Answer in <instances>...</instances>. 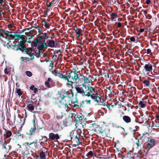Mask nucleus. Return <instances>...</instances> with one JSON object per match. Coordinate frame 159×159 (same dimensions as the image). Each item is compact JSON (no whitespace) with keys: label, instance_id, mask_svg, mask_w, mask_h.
<instances>
[{"label":"nucleus","instance_id":"obj_35","mask_svg":"<svg viewBox=\"0 0 159 159\" xmlns=\"http://www.w3.org/2000/svg\"><path fill=\"white\" fill-rule=\"evenodd\" d=\"M20 132V131L19 130L16 131L15 132V134L18 139L20 138L21 137L23 136V134H21Z\"/></svg>","mask_w":159,"mask_h":159},{"label":"nucleus","instance_id":"obj_30","mask_svg":"<svg viewBox=\"0 0 159 159\" xmlns=\"http://www.w3.org/2000/svg\"><path fill=\"white\" fill-rule=\"evenodd\" d=\"M77 30L76 33V37L77 38H79L81 35H82V30L80 28H79L78 29H76Z\"/></svg>","mask_w":159,"mask_h":159},{"label":"nucleus","instance_id":"obj_51","mask_svg":"<svg viewBox=\"0 0 159 159\" xmlns=\"http://www.w3.org/2000/svg\"><path fill=\"white\" fill-rule=\"evenodd\" d=\"M34 141H33V142H32L31 143H28V142H25V144L26 145V146H28L29 147H30V146L31 145V144H32L33 143H34Z\"/></svg>","mask_w":159,"mask_h":159},{"label":"nucleus","instance_id":"obj_28","mask_svg":"<svg viewBox=\"0 0 159 159\" xmlns=\"http://www.w3.org/2000/svg\"><path fill=\"white\" fill-rule=\"evenodd\" d=\"M22 35L20 34H14V38H13V39L14 40H15L16 39L19 40L22 38Z\"/></svg>","mask_w":159,"mask_h":159},{"label":"nucleus","instance_id":"obj_3","mask_svg":"<svg viewBox=\"0 0 159 159\" xmlns=\"http://www.w3.org/2000/svg\"><path fill=\"white\" fill-rule=\"evenodd\" d=\"M109 129L107 128H106L104 127H101L99 125L98 127H97L95 132L98 133V132L102 134V136L104 137L107 136V135L109 133Z\"/></svg>","mask_w":159,"mask_h":159},{"label":"nucleus","instance_id":"obj_23","mask_svg":"<svg viewBox=\"0 0 159 159\" xmlns=\"http://www.w3.org/2000/svg\"><path fill=\"white\" fill-rule=\"evenodd\" d=\"M2 31L3 32V33H4L5 36V39L7 40H9L10 39V37H11L13 39V38H14V34L13 35H11V34H9L6 32H4V30H2Z\"/></svg>","mask_w":159,"mask_h":159},{"label":"nucleus","instance_id":"obj_24","mask_svg":"<svg viewBox=\"0 0 159 159\" xmlns=\"http://www.w3.org/2000/svg\"><path fill=\"white\" fill-rule=\"evenodd\" d=\"M47 43H48V47L52 48L55 47V42L54 40H49L47 42Z\"/></svg>","mask_w":159,"mask_h":159},{"label":"nucleus","instance_id":"obj_45","mask_svg":"<svg viewBox=\"0 0 159 159\" xmlns=\"http://www.w3.org/2000/svg\"><path fill=\"white\" fill-rule=\"evenodd\" d=\"M49 84V82L48 81H46L45 82V85L46 87L49 88H51L52 87Z\"/></svg>","mask_w":159,"mask_h":159},{"label":"nucleus","instance_id":"obj_33","mask_svg":"<svg viewBox=\"0 0 159 159\" xmlns=\"http://www.w3.org/2000/svg\"><path fill=\"white\" fill-rule=\"evenodd\" d=\"M110 16L111 19L113 20L116 18L118 17V15L116 13L112 12V13L110 14Z\"/></svg>","mask_w":159,"mask_h":159},{"label":"nucleus","instance_id":"obj_4","mask_svg":"<svg viewBox=\"0 0 159 159\" xmlns=\"http://www.w3.org/2000/svg\"><path fill=\"white\" fill-rule=\"evenodd\" d=\"M83 86H85L86 90L84 91V95L89 97L95 93L94 88L89 84L87 87L83 84Z\"/></svg>","mask_w":159,"mask_h":159},{"label":"nucleus","instance_id":"obj_44","mask_svg":"<svg viewBox=\"0 0 159 159\" xmlns=\"http://www.w3.org/2000/svg\"><path fill=\"white\" fill-rule=\"evenodd\" d=\"M75 98L76 99L75 101H74L73 102L72 101L71 102V104H75V103H76V104H78L79 102H78V99L77 98V96H75Z\"/></svg>","mask_w":159,"mask_h":159},{"label":"nucleus","instance_id":"obj_9","mask_svg":"<svg viewBox=\"0 0 159 159\" xmlns=\"http://www.w3.org/2000/svg\"><path fill=\"white\" fill-rule=\"evenodd\" d=\"M80 135H72L71 137L70 140L73 142L75 145H79L80 144Z\"/></svg>","mask_w":159,"mask_h":159},{"label":"nucleus","instance_id":"obj_17","mask_svg":"<svg viewBox=\"0 0 159 159\" xmlns=\"http://www.w3.org/2000/svg\"><path fill=\"white\" fill-rule=\"evenodd\" d=\"M92 75L89 74H88V73H87V75L85 76H84V84L86 83H90L92 80H89V79L90 78H92Z\"/></svg>","mask_w":159,"mask_h":159},{"label":"nucleus","instance_id":"obj_34","mask_svg":"<svg viewBox=\"0 0 159 159\" xmlns=\"http://www.w3.org/2000/svg\"><path fill=\"white\" fill-rule=\"evenodd\" d=\"M143 83L146 86L149 87L151 85L150 82L148 80H144L143 82Z\"/></svg>","mask_w":159,"mask_h":159},{"label":"nucleus","instance_id":"obj_2","mask_svg":"<svg viewBox=\"0 0 159 159\" xmlns=\"http://www.w3.org/2000/svg\"><path fill=\"white\" fill-rule=\"evenodd\" d=\"M21 39V40L20 41H16L15 43H13V45H12L13 47L12 48L15 51L20 50L22 51L23 49L28 48L25 45V43L26 41L25 40V38L22 36Z\"/></svg>","mask_w":159,"mask_h":159},{"label":"nucleus","instance_id":"obj_11","mask_svg":"<svg viewBox=\"0 0 159 159\" xmlns=\"http://www.w3.org/2000/svg\"><path fill=\"white\" fill-rule=\"evenodd\" d=\"M75 88L77 91L75 95V96H77L78 93H80L83 96H84L85 91L82 88L80 87L79 85H76L75 87Z\"/></svg>","mask_w":159,"mask_h":159},{"label":"nucleus","instance_id":"obj_53","mask_svg":"<svg viewBox=\"0 0 159 159\" xmlns=\"http://www.w3.org/2000/svg\"><path fill=\"white\" fill-rule=\"evenodd\" d=\"M103 105L104 106H107V108H108L109 110H111V109L110 108V106L109 104H106V103H105L103 104Z\"/></svg>","mask_w":159,"mask_h":159},{"label":"nucleus","instance_id":"obj_21","mask_svg":"<svg viewBox=\"0 0 159 159\" xmlns=\"http://www.w3.org/2000/svg\"><path fill=\"white\" fill-rule=\"evenodd\" d=\"M33 126L31 128L29 131V133L28 134H30V135H32L33 132H35V131L36 130L35 120H33Z\"/></svg>","mask_w":159,"mask_h":159},{"label":"nucleus","instance_id":"obj_32","mask_svg":"<svg viewBox=\"0 0 159 159\" xmlns=\"http://www.w3.org/2000/svg\"><path fill=\"white\" fill-rule=\"evenodd\" d=\"M16 93L18 94V95L19 97L21 96L22 94L23 93V92L21 91V89H20L16 88Z\"/></svg>","mask_w":159,"mask_h":159},{"label":"nucleus","instance_id":"obj_18","mask_svg":"<svg viewBox=\"0 0 159 159\" xmlns=\"http://www.w3.org/2000/svg\"><path fill=\"white\" fill-rule=\"evenodd\" d=\"M26 107L28 111L32 112L34 109V103H31L30 102V103L27 104Z\"/></svg>","mask_w":159,"mask_h":159},{"label":"nucleus","instance_id":"obj_58","mask_svg":"<svg viewBox=\"0 0 159 159\" xmlns=\"http://www.w3.org/2000/svg\"><path fill=\"white\" fill-rule=\"evenodd\" d=\"M146 52L148 54H151L152 53L151 50L149 48H148Z\"/></svg>","mask_w":159,"mask_h":159},{"label":"nucleus","instance_id":"obj_38","mask_svg":"<svg viewBox=\"0 0 159 159\" xmlns=\"http://www.w3.org/2000/svg\"><path fill=\"white\" fill-rule=\"evenodd\" d=\"M42 24L43 25L44 24V27L47 28L48 29L50 28V25L47 21H44L42 22Z\"/></svg>","mask_w":159,"mask_h":159},{"label":"nucleus","instance_id":"obj_54","mask_svg":"<svg viewBox=\"0 0 159 159\" xmlns=\"http://www.w3.org/2000/svg\"><path fill=\"white\" fill-rule=\"evenodd\" d=\"M43 31L41 30L39 28L38 29V33H39V35H41L42 34V33H43Z\"/></svg>","mask_w":159,"mask_h":159},{"label":"nucleus","instance_id":"obj_14","mask_svg":"<svg viewBox=\"0 0 159 159\" xmlns=\"http://www.w3.org/2000/svg\"><path fill=\"white\" fill-rule=\"evenodd\" d=\"M42 35L37 36V38L39 40L42 41L45 40L46 39H48L49 38L48 35L47 33H42Z\"/></svg>","mask_w":159,"mask_h":159},{"label":"nucleus","instance_id":"obj_19","mask_svg":"<svg viewBox=\"0 0 159 159\" xmlns=\"http://www.w3.org/2000/svg\"><path fill=\"white\" fill-rule=\"evenodd\" d=\"M147 99V98H145L144 99H142L143 101H140L139 102V104L140 106V107L141 108L145 107L147 104V102L144 101Z\"/></svg>","mask_w":159,"mask_h":159},{"label":"nucleus","instance_id":"obj_5","mask_svg":"<svg viewBox=\"0 0 159 159\" xmlns=\"http://www.w3.org/2000/svg\"><path fill=\"white\" fill-rule=\"evenodd\" d=\"M149 139L146 136V134H144L143 136L139 138L137 141L136 142V144L137 145V147L140 146L144 143L148 139ZM148 141L149 140H148Z\"/></svg>","mask_w":159,"mask_h":159},{"label":"nucleus","instance_id":"obj_22","mask_svg":"<svg viewBox=\"0 0 159 159\" xmlns=\"http://www.w3.org/2000/svg\"><path fill=\"white\" fill-rule=\"evenodd\" d=\"M123 120L126 123H129L131 122V118L127 116H123Z\"/></svg>","mask_w":159,"mask_h":159},{"label":"nucleus","instance_id":"obj_29","mask_svg":"<svg viewBox=\"0 0 159 159\" xmlns=\"http://www.w3.org/2000/svg\"><path fill=\"white\" fill-rule=\"evenodd\" d=\"M54 75L55 76H58L60 78L63 79V78L62 76H63V75H63L59 72L57 73V71L56 70H55L54 71Z\"/></svg>","mask_w":159,"mask_h":159},{"label":"nucleus","instance_id":"obj_62","mask_svg":"<svg viewBox=\"0 0 159 159\" xmlns=\"http://www.w3.org/2000/svg\"><path fill=\"white\" fill-rule=\"evenodd\" d=\"M127 156L126 158H128V157H131V153L130 151L127 153Z\"/></svg>","mask_w":159,"mask_h":159},{"label":"nucleus","instance_id":"obj_36","mask_svg":"<svg viewBox=\"0 0 159 159\" xmlns=\"http://www.w3.org/2000/svg\"><path fill=\"white\" fill-rule=\"evenodd\" d=\"M74 96V93L72 90H71V93H69L67 96H66L70 99H71Z\"/></svg>","mask_w":159,"mask_h":159},{"label":"nucleus","instance_id":"obj_12","mask_svg":"<svg viewBox=\"0 0 159 159\" xmlns=\"http://www.w3.org/2000/svg\"><path fill=\"white\" fill-rule=\"evenodd\" d=\"M90 96L94 101L96 102L97 103H99L101 101V98L98 96L97 93L93 94Z\"/></svg>","mask_w":159,"mask_h":159},{"label":"nucleus","instance_id":"obj_55","mask_svg":"<svg viewBox=\"0 0 159 159\" xmlns=\"http://www.w3.org/2000/svg\"><path fill=\"white\" fill-rule=\"evenodd\" d=\"M73 107L76 108H80V105L75 103V104L74 105Z\"/></svg>","mask_w":159,"mask_h":159},{"label":"nucleus","instance_id":"obj_6","mask_svg":"<svg viewBox=\"0 0 159 159\" xmlns=\"http://www.w3.org/2000/svg\"><path fill=\"white\" fill-rule=\"evenodd\" d=\"M71 114L72 116L75 115L74 117L75 119V120L77 122L82 124L85 119H86L84 116L82 114H80V115L75 114L74 113Z\"/></svg>","mask_w":159,"mask_h":159},{"label":"nucleus","instance_id":"obj_37","mask_svg":"<svg viewBox=\"0 0 159 159\" xmlns=\"http://www.w3.org/2000/svg\"><path fill=\"white\" fill-rule=\"evenodd\" d=\"M38 47L37 48L39 50H42L43 49V45L42 42H41L39 44V45H38Z\"/></svg>","mask_w":159,"mask_h":159},{"label":"nucleus","instance_id":"obj_27","mask_svg":"<svg viewBox=\"0 0 159 159\" xmlns=\"http://www.w3.org/2000/svg\"><path fill=\"white\" fill-rule=\"evenodd\" d=\"M98 125H99L97 124L96 123H93L90 128L91 130L95 132L97 127H98Z\"/></svg>","mask_w":159,"mask_h":159},{"label":"nucleus","instance_id":"obj_57","mask_svg":"<svg viewBox=\"0 0 159 159\" xmlns=\"http://www.w3.org/2000/svg\"><path fill=\"white\" fill-rule=\"evenodd\" d=\"M130 41L132 42H134L135 41V38L133 36L130 37Z\"/></svg>","mask_w":159,"mask_h":159},{"label":"nucleus","instance_id":"obj_40","mask_svg":"<svg viewBox=\"0 0 159 159\" xmlns=\"http://www.w3.org/2000/svg\"><path fill=\"white\" fill-rule=\"evenodd\" d=\"M94 155V154L93 152L92 151H91L89 152L87 154V156L89 157H91L93 156Z\"/></svg>","mask_w":159,"mask_h":159},{"label":"nucleus","instance_id":"obj_60","mask_svg":"<svg viewBox=\"0 0 159 159\" xmlns=\"http://www.w3.org/2000/svg\"><path fill=\"white\" fill-rule=\"evenodd\" d=\"M115 24H117V27L118 28H120L121 26V24L120 22L115 23Z\"/></svg>","mask_w":159,"mask_h":159},{"label":"nucleus","instance_id":"obj_63","mask_svg":"<svg viewBox=\"0 0 159 159\" xmlns=\"http://www.w3.org/2000/svg\"><path fill=\"white\" fill-rule=\"evenodd\" d=\"M49 61L51 62L50 63V65H49V66H51V67H53V65H54V63H53L52 61L49 60Z\"/></svg>","mask_w":159,"mask_h":159},{"label":"nucleus","instance_id":"obj_64","mask_svg":"<svg viewBox=\"0 0 159 159\" xmlns=\"http://www.w3.org/2000/svg\"><path fill=\"white\" fill-rule=\"evenodd\" d=\"M151 1L150 0H146L144 4H149L150 3Z\"/></svg>","mask_w":159,"mask_h":159},{"label":"nucleus","instance_id":"obj_47","mask_svg":"<svg viewBox=\"0 0 159 159\" xmlns=\"http://www.w3.org/2000/svg\"><path fill=\"white\" fill-rule=\"evenodd\" d=\"M57 94L58 95L59 98H60V99L61 98L62 96H65L64 95H62L61 92L59 91H58Z\"/></svg>","mask_w":159,"mask_h":159},{"label":"nucleus","instance_id":"obj_59","mask_svg":"<svg viewBox=\"0 0 159 159\" xmlns=\"http://www.w3.org/2000/svg\"><path fill=\"white\" fill-rule=\"evenodd\" d=\"M63 123L64 125H65L66 126H67L69 125L68 124V121L66 120H64Z\"/></svg>","mask_w":159,"mask_h":159},{"label":"nucleus","instance_id":"obj_25","mask_svg":"<svg viewBox=\"0 0 159 159\" xmlns=\"http://www.w3.org/2000/svg\"><path fill=\"white\" fill-rule=\"evenodd\" d=\"M39 158L40 159H47L46 153L42 151L39 153Z\"/></svg>","mask_w":159,"mask_h":159},{"label":"nucleus","instance_id":"obj_50","mask_svg":"<svg viewBox=\"0 0 159 159\" xmlns=\"http://www.w3.org/2000/svg\"><path fill=\"white\" fill-rule=\"evenodd\" d=\"M156 123L155 126L156 127L159 128V120H156L155 121Z\"/></svg>","mask_w":159,"mask_h":159},{"label":"nucleus","instance_id":"obj_42","mask_svg":"<svg viewBox=\"0 0 159 159\" xmlns=\"http://www.w3.org/2000/svg\"><path fill=\"white\" fill-rule=\"evenodd\" d=\"M25 73L27 76L29 77H30L32 76V73L30 71H27L25 72Z\"/></svg>","mask_w":159,"mask_h":159},{"label":"nucleus","instance_id":"obj_10","mask_svg":"<svg viewBox=\"0 0 159 159\" xmlns=\"http://www.w3.org/2000/svg\"><path fill=\"white\" fill-rule=\"evenodd\" d=\"M3 129L4 130V132L3 134V136L4 137V140L7 139H9L8 138L12 135V132L10 130H8L6 129L4 127L3 128Z\"/></svg>","mask_w":159,"mask_h":159},{"label":"nucleus","instance_id":"obj_46","mask_svg":"<svg viewBox=\"0 0 159 159\" xmlns=\"http://www.w3.org/2000/svg\"><path fill=\"white\" fill-rule=\"evenodd\" d=\"M84 101H82L80 102V103L79 104L80 105V108H83V107H84Z\"/></svg>","mask_w":159,"mask_h":159},{"label":"nucleus","instance_id":"obj_52","mask_svg":"<svg viewBox=\"0 0 159 159\" xmlns=\"http://www.w3.org/2000/svg\"><path fill=\"white\" fill-rule=\"evenodd\" d=\"M4 72L6 74L8 75L9 74V71L8 70L7 68V67L5 68L4 69Z\"/></svg>","mask_w":159,"mask_h":159},{"label":"nucleus","instance_id":"obj_20","mask_svg":"<svg viewBox=\"0 0 159 159\" xmlns=\"http://www.w3.org/2000/svg\"><path fill=\"white\" fill-rule=\"evenodd\" d=\"M2 30H4L2 29H0V40L2 41V43L3 44V45L4 46H6V42L5 40L1 39V37L5 39V36H4V34L2 33L3 32L2 31Z\"/></svg>","mask_w":159,"mask_h":159},{"label":"nucleus","instance_id":"obj_43","mask_svg":"<svg viewBox=\"0 0 159 159\" xmlns=\"http://www.w3.org/2000/svg\"><path fill=\"white\" fill-rule=\"evenodd\" d=\"M53 1L52 2H51L49 3V4H46V6L47 8H48L49 7H51V6H52L54 5V3L53 2Z\"/></svg>","mask_w":159,"mask_h":159},{"label":"nucleus","instance_id":"obj_13","mask_svg":"<svg viewBox=\"0 0 159 159\" xmlns=\"http://www.w3.org/2000/svg\"><path fill=\"white\" fill-rule=\"evenodd\" d=\"M49 139L51 140L58 139L60 138L59 135L58 134H55L53 133H51L49 134Z\"/></svg>","mask_w":159,"mask_h":159},{"label":"nucleus","instance_id":"obj_39","mask_svg":"<svg viewBox=\"0 0 159 159\" xmlns=\"http://www.w3.org/2000/svg\"><path fill=\"white\" fill-rule=\"evenodd\" d=\"M155 145V144H150L149 143H148L146 144V148H147L148 149V150H149L150 148H152Z\"/></svg>","mask_w":159,"mask_h":159},{"label":"nucleus","instance_id":"obj_61","mask_svg":"<svg viewBox=\"0 0 159 159\" xmlns=\"http://www.w3.org/2000/svg\"><path fill=\"white\" fill-rule=\"evenodd\" d=\"M11 44V45H10L9 44H7H7L6 43V45H7V48H11V46L13 47V46H12V45H13V44Z\"/></svg>","mask_w":159,"mask_h":159},{"label":"nucleus","instance_id":"obj_15","mask_svg":"<svg viewBox=\"0 0 159 159\" xmlns=\"http://www.w3.org/2000/svg\"><path fill=\"white\" fill-rule=\"evenodd\" d=\"M144 68L147 72H150L153 70L152 65L150 64L149 63L147 64H145L144 66Z\"/></svg>","mask_w":159,"mask_h":159},{"label":"nucleus","instance_id":"obj_8","mask_svg":"<svg viewBox=\"0 0 159 159\" xmlns=\"http://www.w3.org/2000/svg\"><path fill=\"white\" fill-rule=\"evenodd\" d=\"M70 100L66 96H62L61 99L59 100V102L61 103V106L66 104H69Z\"/></svg>","mask_w":159,"mask_h":159},{"label":"nucleus","instance_id":"obj_48","mask_svg":"<svg viewBox=\"0 0 159 159\" xmlns=\"http://www.w3.org/2000/svg\"><path fill=\"white\" fill-rule=\"evenodd\" d=\"M4 32H6L7 33L9 34H11V35H13V34H15L14 32L11 31H9L7 30H4Z\"/></svg>","mask_w":159,"mask_h":159},{"label":"nucleus","instance_id":"obj_56","mask_svg":"<svg viewBox=\"0 0 159 159\" xmlns=\"http://www.w3.org/2000/svg\"><path fill=\"white\" fill-rule=\"evenodd\" d=\"M34 25H35V26L32 27L31 28V29H32V28H37L38 29H39V26L38 25H37V24H34Z\"/></svg>","mask_w":159,"mask_h":159},{"label":"nucleus","instance_id":"obj_41","mask_svg":"<svg viewBox=\"0 0 159 159\" xmlns=\"http://www.w3.org/2000/svg\"><path fill=\"white\" fill-rule=\"evenodd\" d=\"M41 42H42L43 45V48H47L48 47V45L46 44L45 40H44L43 41H42Z\"/></svg>","mask_w":159,"mask_h":159},{"label":"nucleus","instance_id":"obj_49","mask_svg":"<svg viewBox=\"0 0 159 159\" xmlns=\"http://www.w3.org/2000/svg\"><path fill=\"white\" fill-rule=\"evenodd\" d=\"M102 74L104 75V76L105 79H107L109 77V75L108 74L105 73H102Z\"/></svg>","mask_w":159,"mask_h":159},{"label":"nucleus","instance_id":"obj_26","mask_svg":"<svg viewBox=\"0 0 159 159\" xmlns=\"http://www.w3.org/2000/svg\"><path fill=\"white\" fill-rule=\"evenodd\" d=\"M78 80V82L79 83H83L84 82V76L83 75H80V76L79 75Z\"/></svg>","mask_w":159,"mask_h":159},{"label":"nucleus","instance_id":"obj_31","mask_svg":"<svg viewBox=\"0 0 159 159\" xmlns=\"http://www.w3.org/2000/svg\"><path fill=\"white\" fill-rule=\"evenodd\" d=\"M11 140V139H8L7 140H5V141L4 142V143L2 144V147H3V148L5 149H7V148H6V146L7 145V143H9L10 141Z\"/></svg>","mask_w":159,"mask_h":159},{"label":"nucleus","instance_id":"obj_7","mask_svg":"<svg viewBox=\"0 0 159 159\" xmlns=\"http://www.w3.org/2000/svg\"><path fill=\"white\" fill-rule=\"evenodd\" d=\"M32 49L31 48H28L25 49H23L21 52L22 53L28 54L30 57V59L33 60L34 59V55L35 56L33 53H32Z\"/></svg>","mask_w":159,"mask_h":159},{"label":"nucleus","instance_id":"obj_16","mask_svg":"<svg viewBox=\"0 0 159 159\" xmlns=\"http://www.w3.org/2000/svg\"><path fill=\"white\" fill-rule=\"evenodd\" d=\"M41 42V41L39 40L37 38L34 39V40L32 41L31 43V45L32 47H36L38 46V44Z\"/></svg>","mask_w":159,"mask_h":159},{"label":"nucleus","instance_id":"obj_1","mask_svg":"<svg viewBox=\"0 0 159 159\" xmlns=\"http://www.w3.org/2000/svg\"><path fill=\"white\" fill-rule=\"evenodd\" d=\"M66 75L62 76L63 78V80H67V85L70 86V87L73 88V84L75 83H77V80L79 77L78 72L75 69H73V70L68 72L66 71Z\"/></svg>","mask_w":159,"mask_h":159}]
</instances>
